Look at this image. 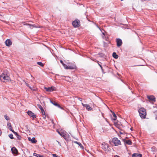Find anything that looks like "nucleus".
<instances>
[{
	"mask_svg": "<svg viewBox=\"0 0 157 157\" xmlns=\"http://www.w3.org/2000/svg\"><path fill=\"white\" fill-rule=\"evenodd\" d=\"M0 79L3 82H7L10 80V78L6 73H3L0 76Z\"/></svg>",
	"mask_w": 157,
	"mask_h": 157,
	"instance_id": "1",
	"label": "nucleus"
},
{
	"mask_svg": "<svg viewBox=\"0 0 157 157\" xmlns=\"http://www.w3.org/2000/svg\"><path fill=\"white\" fill-rule=\"evenodd\" d=\"M139 112L140 116L142 118H145L147 114L146 109L143 108H141L139 109Z\"/></svg>",
	"mask_w": 157,
	"mask_h": 157,
	"instance_id": "2",
	"label": "nucleus"
},
{
	"mask_svg": "<svg viewBox=\"0 0 157 157\" xmlns=\"http://www.w3.org/2000/svg\"><path fill=\"white\" fill-rule=\"evenodd\" d=\"M102 148L106 152L109 151L110 150V149L109 147V145L104 142L102 144Z\"/></svg>",
	"mask_w": 157,
	"mask_h": 157,
	"instance_id": "3",
	"label": "nucleus"
},
{
	"mask_svg": "<svg viewBox=\"0 0 157 157\" xmlns=\"http://www.w3.org/2000/svg\"><path fill=\"white\" fill-rule=\"evenodd\" d=\"M112 142L115 146H117L121 145L120 141L117 138L114 137L112 139Z\"/></svg>",
	"mask_w": 157,
	"mask_h": 157,
	"instance_id": "4",
	"label": "nucleus"
},
{
	"mask_svg": "<svg viewBox=\"0 0 157 157\" xmlns=\"http://www.w3.org/2000/svg\"><path fill=\"white\" fill-rule=\"evenodd\" d=\"M72 25L75 28L78 27L80 26V22L79 21L76 19L72 22Z\"/></svg>",
	"mask_w": 157,
	"mask_h": 157,
	"instance_id": "5",
	"label": "nucleus"
},
{
	"mask_svg": "<svg viewBox=\"0 0 157 157\" xmlns=\"http://www.w3.org/2000/svg\"><path fill=\"white\" fill-rule=\"evenodd\" d=\"M76 68V65L73 64H71L70 65L66 66L65 68L67 69H75Z\"/></svg>",
	"mask_w": 157,
	"mask_h": 157,
	"instance_id": "6",
	"label": "nucleus"
},
{
	"mask_svg": "<svg viewBox=\"0 0 157 157\" xmlns=\"http://www.w3.org/2000/svg\"><path fill=\"white\" fill-rule=\"evenodd\" d=\"M27 113L29 116L33 117L34 119L36 117V115L30 111H28L27 112Z\"/></svg>",
	"mask_w": 157,
	"mask_h": 157,
	"instance_id": "7",
	"label": "nucleus"
},
{
	"mask_svg": "<svg viewBox=\"0 0 157 157\" xmlns=\"http://www.w3.org/2000/svg\"><path fill=\"white\" fill-rule=\"evenodd\" d=\"M116 42L117 43V46L118 47L121 46L122 43L121 40L119 38L116 39Z\"/></svg>",
	"mask_w": 157,
	"mask_h": 157,
	"instance_id": "8",
	"label": "nucleus"
},
{
	"mask_svg": "<svg viewBox=\"0 0 157 157\" xmlns=\"http://www.w3.org/2000/svg\"><path fill=\"white\" fill-rule=\"evenodd\" d=\"M50 102L53 105H54L55 106H57L58 107L62 109V108L60 106V105L58 104L57 103H56V101H54L52 100H51L50 99Z\"/></svg>",
	"mask_w": 157,
	"mask_h": 157,
	"instance_id": "9",
	"label": "nucleus"
},
{
	"mask_svg": "<svg viewBox=\"0 0 157 157\" xmlns=\"http://www.w3.org/2000/svg\"><path fill=\"white\" fill-rule=\"evenodd\" d=\"M147 98L150 101L154 102L155 101V98L153 95L147 96Z\"/></svg>",
	"mask_w": 157,
	"mask_h": 157,
	"instance_id": "10",
	"label": "nucleus"
},
{
	"mask_svg": "<svg viewBox=\"0 0 157 157\" xmlns=\"http://www.w3.org/2000/svg\"><path fill=\"white\" fill-rule=\"evenodd\" d=\"M11 150L13 154H16L18 153L17 149L15 147H13L11 148Z\"/></svg>",
	"mask_w": 157,
	"mask_h": 157,
	"instance_id": "11",
	"label": "nucleus"
},
{
	"mask_svg": "<svg viewBox=\"0 0 157 157\" xmlns=\"http://www.w3.org/2000/svg\"><path fill=\"white\" fill-rule=\"evenodd\" d=\"M44 89L46 91L48 92H51L54 90V87H52L48 88L45 87Z\"/></svg>",
	"mask_w": 157,
	"mask_h": 157,
	"instance_id": "12",
	"label": "nucleus"
},
{
	"mask_svg": "<svg viewBox=\"0 0 157 157\" xmlns=\"http://www.w3.org/2000/svg\"><path fill=\"white\" fill-rule=\"evenodd\" d=\"M5 44L7 46H9L11 45L12 44V42L10 40L7 39L5 41Z\"/></svg>",
	"mask_w": 157,
	"mask_h": 157,
	"instance_id": "13",
	"label": "nucleus"
},
{
	"mask_svg": "<svg viewBox=\"0 0 157 157\" xmlns=\"http://www.w3.org/2000/svg\"><path fill=\"white\" fill-rule=\"evenodd\" d=\"M28 140L33 143H35L37 142V140H36L34 137H33L32 139L30 137H29Z\"/></svg>",
	"mask_w": 157,
	"mask_h": 157,
	"instance_id": "14",
	"label": "nucleus"
},
{
	"mask_svg": "<svg viewBox=\"0 0 157 157\" xmlns=\"http://www.w3.org/2000/svg\"><path fill=\"white\" fill-rule=\"evenodd\" d=\"M142 155L141 154L139 153H134L132 155V157H142Z\"/></svg>",
	"mask_w": 157,
	"mask_h": 157,
	"instance_id": "15",
	"label": "nucleus"
},
{
	"mask_svg": "<svg viewBox=\"0 0 157 157\" xmlns=\"http://www.w3.org/2000/svg\"><path fill=\"white\" fill-rule=\"evenodd\" d=\"M41 113L43 116V117L44 119H45L46 116L45 114V111L43 109H41L40 110Z\"/></svg>",
	"mask_w": 157,
	"mask_h": 157,
	"instance_id": "16",
	"label": "nucleus"
},
{
	"mask_svg": "<svg viewBox=\"0 0 157 157\" xmlns=\"http://www.w3.org/2000/svg\"><path fill=\"white\" fill-rule=\"evenodd\" d=\"M7 125L8 127L10 130L12 132V131H14L13 130V127L12 126L11 124L10 123H8L7 124Z\"/></svg>",
	"mask_w": 157,
	"mask_h": 157,
	"instance_id": "17",
	"label": "nucleus"
},
{
	"mask_svg": "<svg viewBox=\"0 0 157 157\" xmlns=\"http://www.w3.org/2000/svg\"><path fill=\"white\" fill-rule=\"evenodd\" d=\"M58 133L61 136L63 137L64 139H66V134H65L63 132L60 133L59 132H58Z\"/></svg>",
	"mask_w": 157,
	"mask_h": 157,
	"instance_id": "18",
	"label": "nucleus"
},
{
	"mask_svg": "<svg viewBox=\"0 0 157 157\" xmlns=\"http://www.w3.org/2000/svg\"><path fill=\"white\" fill-rule=\"evenodd\" d=\"M85 107L88 110H91L92 109V108H91L89 105L86 104Z\"/></svg>",
	"mask_w": 157,
	"mask_h": 157,
	"instance_id": "19",
	"label": "nucleus"
},
{
	"mask_svg": "<svg viewBox=\"0 0 157 157\" xmlns=\"http://www.w3.org/2000/svg\"><path fill=\"white\" fill-rule=\"evenodd\" d=\"M124 142L126 144L128 145H131L132 144L131 141L130 140H124Z\"/></svg>",
	"mask_w": 157,
	"mask_h": 157,
	"instance_id": "20",
	"label": "nucleus"
},
{
	"mask_svg": "<svg viewBox=\"0 0 157 157\" xmlns=\"http://www.w3.org/2000/svg\"><path fill=\"white\" fill-rule=\"evenodd\" d=\"M97 63H98V65L100 66V67L101 70H102V71L103 72V73H104V70L103 69V68H102V66L101 65V62H99V61H97Z\"/></svg>",
	"mask_w": 157,
	"mask_h": 157,
	"instance_id": "21",
	"label": "nucleus"
},
{
	"mask_svg": "<svg viewBox=\"0 0 157 157\" xmlns=\"http://www.w3.org/2000/svg\"><path fill=\"white\" fill-rule=\"evenodd\" d=\"M12 132L16 136L17 138H18L19 139H20L21 138V136H20L17 132H15L14 131H12Z\"/></svg>",
	"mask_w": 157,
	"mask_h": 157,
	"instance_id": "22",
	"label": "nucleus"
},
{
	"mask_svg": "<svg viewBox=\"0 0 157 157\" xmlns=\"http://www.w3.org/2000/svg\"><path fill=\"white\" fill-rule=\"evenodd\" d=\"M113 57L115 59H117L118 57V56L116 54V53L114 52L113 54Z\"/></svg>",
	"mask_w": 157,
	"mask_h": 157,
	"instance_id": "23",
	"label": "nucleus"
},
{
	"mask_svg": "<svg viewBox=\"0 0 157 157\" xmlns=\"http://www.w3.org/2000/svg\"><path fill=\"white\" fill-rule=\"evenodd\" d=\"M151 151L153 152H155L156 151V149L155 147L153 146L151 147Z\"/></svg>",
	"mask_w": 157,
	"mask_h": 157,
	"instance_id": "24",
	"label": "nucleus"
},
{
	"mask_svg": "<svg viewBox=\"0 0 157 157\" xmlns=\"http://www.w3.org/2000/svg\"><path fill=\"white\" fill-rule=\"evenodd\" d=\"M113 117H114V118L113 119V120L114 121L116 120L117 119V116H116V115L114 112H113Z\"/></svg>",
	"mask_w": 157,
	"mask_h": 157,
	"instance_id": "25",
	"label": "nucleus"
},
{
	"mask_svg": "<svg viewBox=\"0 0 157 157\" xmlns=\"http://www.w3.org/2000/svg\"><path fill=\"white\" fill-rule=\"evenodd\" d=\"M37 64L38 65H39L42 67H43L44 66V64L42 62H37Z\"/></svg>",
	"mask_w": 157,
	"mask_h": 157,
	"instance_id": "26",
	"label": "nucleus"
},
{
	"mask_svg": "<svg viewBox=\"0 0 157 157\" xmlns=\"http://www.w3.org/2000/svg\"><path fill=\"white\" fill-rule=\"evenodd\" d=\"M60 62L63 65V66L65 68L66 66V65L64 63H63L62 60H60Z\"/></svg>",
	"mask_w": 157,
	"mask_h": 157,
	"instance_id": "27",
	"label": "nucleus"
},
{
	"mask_svg": "<svg viewBox=\"0 0 157 157\" xmlns=\"http://www.w3.org/2000/svg\"><path fill=\"white\" fill-rule=\"evenodd\" d=\"M37 105L38 107L40 110L43 109L42 106L40 104H37Z\"/></svg>",
	"mask_w": 157,
	"mask_h": 157,
	"instance_id": "28",
	"label": "nucleus"
},
{
	"mask_svg": "<svg viewBox=\"0 0 157 157\" xmlns=\"http://www.w3.org/2000/svg\"><path fill=\"white\" fill-rule=\"evenodd\" d=\"M5 118L7 120H10V118L9 117L7 116L6 115H5L4 116Z\"/></svg>",
	"mask_w": 157,
	"mask_h": 157,
	"instance_id": "29",
	"label": "nucleus"
},
{
	"mask_svg": "<svg viewBox=\"0 0 157 157\" xmlns=\"http://www.w3.org/2000/svg\"><path fill=\"white\" fill-rule=\"evenodd\" d=\"M9 136L10 139H13V135L12 134H10L9 135Z\"/></svg>",
	"mask_w": 157,
	"mask_h": 157,
	"instance_id": "30",
	"label": "nucleus"
},
{
	"mask_svg": "<svg viewBox=\"0 0 157 157\" xmlns=\"http://www.w3.org/2000/svg\"><path fill=\"white\" fill-rule=\"evenodd\" d=\"M75 143H77V144H78V145H79L80 147H83L81 143H78V142H77V141L75 142Z\"/></svg>",
	"mask_w": 157,
	"mask_h": 157,
	"instance_id": "31",
	"label": "nucleus"
},
{
	"mask_svg": "<svg viewBox=\"0 0 157 157\" xmlns=\"http://www.w3.org/2000/svg\"><path fill=\"white\" fill-rule=\"evenodd\" d=\"M30 88L32 90H33V91H36V89L35 88H33H33H32L31 87H30Z\"/></svg>",
	"mask_w": 157,
	"mask_h": 157,
	"instance_id": "32",
	"label": "nucleus"
},
{
	"mask_svg": "<svg viewBox=\"0 0 157 157\" xmlns=\"http://www.w3.org/2000/svg\"><path fill=\"white\" fill-rule=\"evenodd\" d=\"M40 155L37 154L36 153H34L33 154V155L36 156L37 157H38Z\"/></svg>",
	"mask_w": 157,
	"mask_h": 157,
	"instance_id": "33",
	"label": "nucleus"
},
{
	"mask_svg": "<svg viewBox=\"0 0 157 157\" xmlns=\"http://www.w3.org/2000/svg\"><path fill=\"white\" fill-rule=\"evenodd\" d=\"M52 156L53 157H57V156L56 154H53L52 155Z\"/></svg>",
	"mask_w": 157,
	"mask_h": 157,
	"instance_id": "34",
	"label": "nucleus"
},
{
	"mask_svg": "<svg viewBox=\"0 0 157 157\" xmlns=\"http://www.w3.org/2000/svg\"><path fill=\"white\" fill-rule=\"evenodd\" d=\"M78 99L79 101H82V98H78Z\"/></svg>",
	"mask_w": 157,
	"mask_h": 157,
	"instance_id": "35",
	"label": "nucleus"
},
{
	"mask_svg": "<svg viewBox=\"0 0 157 157\" xmlns=\"http://www.w3.org/2000/svg\"><path fill=\"white\" fill-rule=\"evenodd\" d=\"M26 85L28 86V87H29V88H30V87H31V86H30L29 84H28L27 83H26Z\"/></svg>",
	"mask_w": 157,
	"mask_h": 157,
	"instance_id": "36",
	"label": "nucleus"
},
{
	"mask_svg": "<svg viewBox=\"0 0 157 157\" xmlns=\"http://www.w3.org/2000/svg\"><path fill=\"white\" fill-rule=\"evenodd\" d=\"M82 106H84V107H85V106H86V104H84L83 103H82Z\"/></svg>",
	"mask_w": 157,
	"mask_h": 157,
	"instance_id": "37",
	"label": "nucleus"
},
{
	"mask_svg": "<svg viewBox=\"0 0 157 157\" xmlns=\"http://www.w3.org/2000/svg\"><path fill=\"white\" fill-rule=\"evenodd\" d=\"M38 157H44V156L40 155Z\"/></svg>",
	"mask_w": 157,
	"mask_h": 157,
	"instance_id": "38",
	"label": "nucleus"
},
{
	"mask_svg": "<svg viewBox=\"0 0 157 157\" xmlns=\"http://www.w3.org/2000/svg\"><path fill=\"white\" fill-rule=\"evenodd\" d=\"M114 157H120V156L117 155H116L114 156Z\"/></svg>",
	"mask_w": 157,
	"mask_h": 157,
	"instance_id": "39",
	"label": "nucleus"
},
{
	"mask_svg": "<svg viewBox=\"0 0 157 157\" xmlns=\"http://www.w3.org/2000/svg\"><path fill=\"white\" fill-rule=\"evenodd\" d=\"M95 62H97V61L98 60H97L96 59H95L94 60H93Z\"/></svg>",
	"mask_w": 157,
	"mask_h": 157,
	"instance_id": "40",
	"label": "nucleus"
},
{
	"mask_svg": "<svg viewBox=\"0 0 157 157\" xmlns=\"http://www.w3.org/2000/svg\"><path fill=\"white\" fill-rule=\"evenodd\" d=\"M2 134V132H1V131H0V136Z\"/></svg>",
	"mask_w": 157,
	"mask_h": 157,
	"instance_id": "41",
	"label": "nucleus"
},
{
	"mask_svg": "<svg viewBox=\"0 0 157 157\" xmlns=\"http://www.w3.org/2000/svg\"><path fill=\"white\" fill-rule=\"evenodd\" d=\"M111 141H109V143H110V144H111Z\"/></svg>",
	"mask_w": 157,
	"mask_h": 157,
	"instance_id": "42",
	"label": "nucleus"
}]
</instances>
